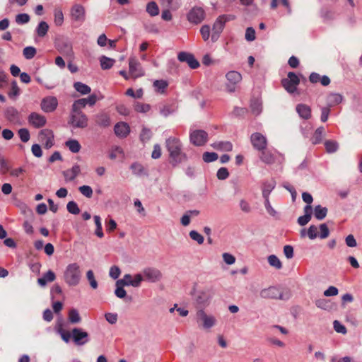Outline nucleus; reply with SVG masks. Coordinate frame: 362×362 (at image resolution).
I'll return each instance as SVG.
<instances>
[{"label": "nucleus", "instance_id": "58", "mask_svg": "<svg viewBox=\"0 0 362 362\" xmlns=\"http://www.w3.org/2000/svg\"><path fill=\"white\" fill-rule=\"evenodd\" d=\"M330 113V107H325L321 110V121L322 122H326L329 118V115Z\"/></svg>", "mask_w": 362, "mask_h": 362}, {"label": "nucleus", "instance_id": "4", "mask_svg": "<svg viewBox=\"0 0 362 362\" xmlns=\"http://www.w3.org/2000/svg\"><path fill=\"white\" fill-rule=\"evenodd\" d=\"M64 278L69 285L74 286L78 284L81 278L80 267L76 263L69 264L64 273Z\"/></svg>", "mask_w": 362, "mask_h": 362}, {"label": "nucleus", "instance_id": "19", "mask_svg": "<svg viewBox=\"0 0 362 362\" xmlns=\"http://www.w3.org/2000/svg\"><path fill=\"white\" fill-rule=\"evenodd\" d=\"M296 112L299 116L304 119H309L312 117V110L310 106L305 104H298L296 106Z\"/></svg>", "mask_w": 362, "mask_h": 362}, {"label": "nucleus", "instance_id": "56", "mask_svg": "<svg viewBox=\"0 0 362 362\" xmlns=\"http://www.w3.org/2000/svg\"><path fill=\"white\" fill-rule=\"evenodd\" d=\"M308 235L310 239H315L318 237V228L317 226H310L308 230Z\"/></svg>", "mask_w": 362, "mask_h": 362}, {"label": "nucleus", "instance_id": "51", "mask_svg": "<svg viewBox=\"0 0 362 362\" xmlns=\"http://www.w3.org/2000/svg\"><path fill=\"white\" fill-rule=\"evenodd\" d=\"M106 231L107 233L113 232L117 228V223L112 218L107 219L105 221Z\"/></svg>", "mask_w": 362, "mask_h": 362}, {"label": "nucleus", "instance_id": "31", "mask_svg": "<svg viewBox=\"0 0 362 362\" xmlns=\"http://www.w3.org/2000/svg\"><path fill=\"white\" fill-rule=\"evenodd\" d=\"M48 30V24L45 21H41L37 27L36 33L39 37H42L47 35Z\"/></svg>", "mask_w": 362, "mask_h": 362}, {"label": "nucleus", "instance_id": "62", "mask_svg": "<svg viewBox=\"0 0 362 362\" xmlns=\"http://www.w3.org/2000/svg\"><path fill=\"white\" fill-rule=\"evenodd\" d=\"M31 151L33 154L37 158H40L42 156V151L39 144H33L31 147Z\"/></svg>", "mask_w": 362, "mask_h": 362}, {"label": "nucleus", "instance_id": "26", "mask_svg": "<svg viewBox=\"0 0 362 362\" xmlns=\"http://www.w3.org/2000/svg\"><path fill=\"white\" fill-rule=\"evenodd\" d=\"M133 107L134 111L139 113H147L151 110V105L143 102H136Z\"/></svg>", "mask_w": 362, "mask_h": 362}, {"label": "nucleus", "instance_id": "18", "mask_svg": "<svg viewBox=\"0 0 362 362\" xmlns=\"http://www.w3.org/2000/svg\"><path fill=\"white\" fill-rule=\"evenodd\" d=\"M143 273L144 279L151 282L158 281L161 275L158 270L152 268L144 269Z\"/></svg>", "mask_w": 362, "mask_h": 362}, {"label": "nucleus", "instance_id": "36", "mask_svg": "<svg viewBox=\"0 0 362 362\" xmlns=\"http://www.w3.org/2000/svg\"><path fill=\"white\" fill-rule=\"evenodd\" d=\"M146 11L151 16H156L159 13V8L156 2H149L146 6Z\"/></svg>", "mask_w": 362, "mask_h": 362}, {"label": "nucleus", "instance_id": "64", "mask_svg": "<svg viewBox=\"0 0 362 362\" xmlns=\"http://www.w3.org/2000/svg\"><path fill=\"white\" fill-rule=\"evenodd\" d=\"M334 328L337 332L342 334H345L346 332V327L337 320L334 322Z\"/></svg>", "mask_w": 362, "mask_h": 362}, {"label": "nucleus", "instance_id": "20", "mask_svg": "<svg viewBox=\"0 0 362 362\" xmlns=\"http://www.w3.org/2000/svg\"><path fill=\"white\" fill-rule=\"evenodd\" d=\"M309 80L313 83H320L324 86H327L330 83V79L327 76H320L317 73H312L310 75Z\"/></svg>", "mask_w": 362, "mask_h": 362}, {"label": "nucleus", "instance_id": "50", "mask_svg": "<svg viewBox=\"0 0 362 362\" xmlns=\"http://www.w3.org/2000/svg\"><path fill=\"white\" fill-rule=\"evenodd\" d=\"M80 192L88 198H90L93 195V189L90 186L83 185L79 187Z\"/></svg>", "mask_w": 362, "mask_h": 362}, {"label": "nucleus", "instance_id": "9", "mask_svg": "<svg viewBox=\"0 0 362 362\" xmlns=\"http://www.w3.org/2000/svg\"><path fill=\"white\" fill-rule=\"evenodd\" d=\"M226 87L228 90L233 92L235 90L236 85L242 80L241 74L235 71H230L226 74Z\"/></svg>", "mask_w": 362, "mask_h": 362}, {"label": "nucleus", "instance_id": "5", "mask_svg": "<svg viewBox=\"0 0 362 362\" xmlns=\"http://www.w3.org/2000/svg\"><path fill=\"white\" fill-rule=\"evenodd\" d=\"M208 139V133L203 129H191L189 132V141L194 146H204Z\"/></svg>", "mask_w": 362, "mask_h": 362}, {"label": "nucleus", "instance_id": "33", "mask_svg": "<svg viewBox=\"0 0 362 362\" xmlns=\"http://www.w3.org/2000/svg\"><path fill=\"white\" fill-rule=\"evenodd\" d=\"M8 95L11 98H15L20 94V88L16 81H13L11 83V88L7 93Z\"/></svg>", "mask_w": 362, "mask_h": 362}, {"label": "nucleus", "instance_id": "39", "mask_svg": "<svg viewBox=\"0 0 362 362\" xmlns=\"http://www.w3.org/2000/svg\"><path fill=\"white\" fill-rule=\"evenodd\" d=\"M327 210L326 208L322 207L321 206H317L315 208V216L317 219L321 220L324 218L327 215Z\"/></svg>", "mask_w": 362, "mask_h": 362}, {"label": "nucleus", "instance_id": "16", "mask_svg": "<svg viewBox=\"0 0 362 362\" xmlns=\"http://www.w3.org/2000/svg\"><path fill=\"white\" fill-rule=\"evenodd\" d=\"M71 122L74 127L83 128L88 124V119L87 117L81 112H74Z\"/></svg>", "mask_w": 362, "mask_h": 362}, {"label": "nucleus", "instance_id": "21", "mask_svg": "<svg viewBox=\"0 0 362 362\" xmlns=\"http://www.w3.org/2000/svg\"><path fill=\"white\" fill-rule=\"evenodd\" d=\"M211 146L219 151L230 152L233 150V144L230 141H216L211 144Z\"/></svg>", "mask_w": 362, "mask_h": 362}, {"label": "nucleus", "instance_id": "42", "mask_svg": "<svg viewBox=\"0 0 362 362\" xmlns=\"http://www.w3.org/2000/svg\"><path fill=\"white\" fill-rule=\"evenodd\" d=\"M85 98H81L76 100L73 104V112H81L80 110L86 106Z\"/></svg>", "mask_w": 362, "mask_h": 362}, {"label": "nucleus", "instance_id": "17", "mask_svg": "<svg viewBox=\"0 0 362 362\" xmlns=\"http://www.w3.org/2000/svg\"><path fill=\"white\" fill-rule=\"evenodd\" d=\"M85 8L81 5H74L71 10V16L74 21H83L85 19Z\"/></svg>", "mask_w": 362, "mask_h": 362}, {"label": "nucleus", "instance_id": "35", "mask_svg": "<svg viewBox=\"0 0 362 362\" xmlns=\"http://www.w3.org/2000/svg\"><path fill=\"white\" fill-rule=\"evenodd\" d=\"M64 14L61 9H55L54 11V22L57 26H61L64 23Z\"/></svg>", "mask_w": 362, "mask_h": 362}, {"label": "nucleus", "instance_id": "53", "mask_svg": "<svg viewBox=\"0 0 362 362\" xmlns=\"http://www.w3.org/2000/svg\"><path fill=\"white\" fill-rule=\"evenodd\" d=\"M217 177L219 180H225L229 176V172L226 168L222 167L217 171Z\"/></svg>", "mask_w": 362, "mask_h": 362}, {"label": "nucleus", "instance_id": "45", "mask_svg": "<svg viewBox=\"0 0 362 362\" xmlns=\"http://www.w3.org/2000/svg\"><path fill=\"white\" fill-rule=\"evenodd\" d=\"M202 158L204 162L210 163L216 160L218 156L214 152H205L203 153Z\"/></svg>", "mask_w": 362, "mask_h": 362}, {"label": "nucleus", "instance_id": "55", "mask_svg": "<svg viewBox=\"0 0 362 362\" xmlns=\"http://www.w3.org/2000/svg\"><path fill=\"white\" fill-rule=\"evenodd\" d=\"M87 279L93 288H96L98 287L97 281L95 279L94 274L93 271L89 270L87 272Z\"/></svg>", "mask_w": 362, "mask_h": 362}, {"label": "nucleus", "instance_id": "12", "mask_svg": "<svg viewBox=\"0 0 362 362\" xmlns=\"http://www.w3.org/2000/svg\"><path fill=\"white\" fill-rule=\"evenodd\" d=\"M251 142L253 146L259 150L264 151L266 149L267 141L264 136L260 133H255L251 136Z\"/></svg>", "mask_w": 362, "mask_h": 362}, {"label": "nucleus", "instance_id": "8", "mask_svg": "<svg viewBox=\"0 0 362 362\" xmlns=\"http://www.w3.org/2000/svg\"><path fill=\"white\" fill-rule=\"evenodd\" d=\"M28 122L30 126L35 129H40L46 125L47 119L43 115L33 112L28 115Z\"/></svg>", "mask_w": 362, "mask_h": 362}, {"label": "nucleus", "instance_id": "52", "mask_svg": "<svg viewBox=\"0 0 362 362\" xmlns=\"http://www.w3.org/2000/svg\"><path fill=\"white\" fill-rule=\"evenodd\" d=\"M161 4L172 9H175L178 7V0H160Z\"/></svg>", "mask_w": 362, "mask_h": 362}, {"label": "nucleus", "instance_id": "41", "mask_svg": "<svg viewBox=\"0 0 362 362\" xmlns=\"http://www.w3.org/2000/svg\"><path fill=\"white\" fill-rule=\"evenodd\" d=\"M18 134L22 142L26 143L30 140V134L28 129L25 128L20 129L18 131Z\"/></svg>", "mask_w": 362, "mask_h": 362}, {"label": "nucleus", "instance_id": "29", "mask_svg": "<svg viewBox=\"0 0 362 362\" xmlns=\"http://www.w3.org/2000/svg\"><path fill=\"white\" fill-rule=\"evenodd\" d=\"M65 146L72 152L78 153L81 150V145L77 140L69 139L66 141Z\"/></svg>", "mask_w": 362, "mask_h": 362}, {"label": "nucleus", "instance_id": "40", "mask_svg": "<svg viewBox=\"0 0 362 362\" xmlns=\"http://www.w3.org/2000/svg\"><path fill=\"white\" fill-rule=\"evenodd\" d=\"M124 152L121 147L114 146L111 148L110 152V158L115 159L118 157H123Z\"/></svg>", "mask_w": 362, "mask_h": 362}, {"label": "nucleus", "instance_id": "43", "mask_svg": "<svg viewBox=\"0 0 362 362\" xmlns=\"http://www.w3.org/2000/svg\"><path fill=\"white\" fill-rule=\"evenodd\" d=\"M36 49L33 47H26L23 51V56L27 59H33L36 54Z\"/></svg>", "mask_w": 362, "mask_h": 362}, {"label": "nucleus", "instance_id": "34", "mask_svg": "<svg viewBox=\"0 0 362 362\" xmlns=\"http://www.w3.org/2000/svg\"><path fill=\"white\" fill-rule=\"evenodd\" d=\"M200 316L205 327L209 328L214 325L215 319L213 317L208 316L203 312H201Z\"/></svg>", "mask_w": 362, "mask_h": 362}, {"label": "nucleus", "instance_id": "54", "mask_svg": "<svg viewBox=\"0 0 362 362\" xmlns=\"http://www.w3.org/2000/svg\"><path fill=\"white\" fill-rule=\"evenodd\" d=\"M30 21V17L26 13L18 14L16 17V21L18 24L27 23Z\"/></svg>", "mask_w": 362, "mask_h": 362}, {"label": "nucleus", "instance_id": "63", "mask_svg": "<svg viewBox=\"0 0 362 362\" xmlns=\"http://www.w3.org/2000/svg\"><path fill=\"white\" fill-rule=\"evenodd\" d=\"M25 173V170L22 167H19V168H13V169H11L10 171H9V174L11 176H13V177H19L21 176V175H23V173Z\"/></svg>", "mask_w": 362, "mask_h": 362}, {"label": "nucleus", "instance_id": "28", "mask_svg": "<svg viewBox=\"0 0 362 362\" xmlns=\"http://www.w3.org/2000/svg\"><path fill=\"white\" fill-rule=\"evenodd\" d=\"M96 123L102 127H107L110 125V118L107 114L98 115Z\"/></svg>", "mask_w": 362, "mask_h": 362}, {"label": "nucleus", "instance_id": "30", "mask_svg": "<svg viewBox=\"0 0 362 362\" xmlns=\"http://www.w3.org/2000/svg\"><path fill=\"white\" fill-rule=\"evenodd\" d=\"M74 87L76 90V91L80 93L81 95L88 94L91 91V89L88 86H87L81 82L74 83Z\"/></svg>", "mask_w": 362, "mask_h": 362}, {"label": "nucleus", "instance_id": "60", "mask_svg": "<svg viewBox=\"0 0 362 362\" xmlns=\"http://www.w3.org/2000/svg\"><path fill=\"white\" fill-rule=\"evenodd\" d=\"M200 33L204 40H207L210 36V28L208 25H203L201 28Z\"/></svg>", "mask_w": 362, "mask_h": 362}, {"label": "nucleus", "instance_id": "10", "mask_svg": "<svg viewBox=\"0 0 362 362\" xmlns=\"http://www.w3.org/2000/svg\"><path fill=\"white\" fill-rule=\"evenodd\" d=\"M58 106V100L54 96H47L41 101L40 107L45 112H52Z\"/></svg>", "mask_w": 362, "mask_h": 362}, {"label": "nucleus", "instance_id": "47", "mask_svg": "<svg viewBox=\"0 0 362 362\" xmlns=\"http://www.w3.org/2000/svg\"><path fill=\"white\" fill-rule=\"evenodd\" d=\"M268 262L271 266L274 267L276 269H280L282 266L279 259L274 255H270L268 257Z\"/></svg>", "mask_w": 362, "mask_h": 362}, {"label": "nucleus", "instance_id": "27", "mask_svg": "<svg viewBox=\"0 0 362 362\" xmlns=\"http://www.w3.org/2000/svg\"><path fill=\"white\" fill-rule=\"evenodd\" d=\"M55 278V274L52 271H48L42 278L38 279V283L41 286H45L48 282L54 281Z\"/></svg>", "mask_w": 362, "mask_h": 362}, {"label": "nucleus", "instance_id": "15", "mask_svg": "<svg viewBox=\"0 0 362 362\" xmlns=\"http://www.w3.org/2000/svg\"><path fill=\"white\" fill-rule=\"evenodd\" d=\"M114 131L117 136L125 138L130 133V127L127 122H119L115 125Z\"/></svg>", "mask_w": 362, "mask_h": 362}, {"label": "nucleus", "instance_id": "48", "mask_svg": "<svg viewBox=\"0 0 362 362\" xmlns=\"http://www.w3.org/2000/svg\"><path fill=\"white\" fill-rule=\"evenodd\" d=\"M320 234H318V237L322 239L326 238L329 236V230L327 226L325 223H322L320 225Z\"/></svg>", "mask_w": 362, "mask_h": 362}, {"label": "nucleus", "instance_id": "44", "mask_svg": "<svg viewBox=\"0 0 362 362\" xmlns=\"http://www.w3.org/2000/svg\"><path fill=\"white\" fill-rule=\"evenodd\" d=\"M119 280H118L116 283L117 288L115 290V295L120 298L125 297L126 291L124 289V286L126 285L122 282L121 284L119 283Z\"/></svg>", "mask_w": 362, "mask_h": 362}, {"label": "nucleus", "instance_id": "37", "mask_svg": "<svg viewBox=\"0 0 362 362\" xmlns=\"http://www.w3.org/2000/svg\"><path fill=\"white\" fill-rule=\"evenodd\" d=\"M329 106L331 107L332 106L339 105L342 101V97L341 95L337 93H333L329 95Z\"/></svg>", "mask_w": 362, "mask_h": 362}, {"label": "nucleus", "instance_id": "7", "mask_svg": "<svg viewBox=\"0 0 362 362\" xmlns=\"http://www.w3.org/2000/svg\"><path fill=\"white\" fill-rule=\"evenodd\" d=\"M38 136L40 141L47 149L51 148L55 144L54 132L49 129H42Z\"/></svg>", "mask_w": 362, "mask_h": 362}, {"label": "nucleus", "instance_id": "59", "mask_svg": "<svg viewBox=\"0 0 362 362\" xmlns=\"http://www.w3.org/2000/svg\"><path fill=\"white\" fill-rule=\"evenodd\" d=\"M103 97L101 96L100 98H98L95 94H92L89 95L88 98H85L86 105H88L90 106L94 105L96 102L99 100L103 98Z\"/></svg>", "mask_w": 362, "mask_h": 362}, {"label": "nucleus", "instance_id": "11", "mask_svg": "<svg viewBox=\"0 0 362 362\" xmlns=\"http://www.w3.org/2000/svg\"><path fill=\"white\" fill-rule=\"evenodd\" d=\"M205 17L204 11L202 8H193L188 13L187 18L189 22L198 24L201 23Z\"/></svg>", "mask_w": 362, "mask_h": 362}, {"label": "nucleus", "instance_id": "13", "mask_svg": "<svg viewBox=\"0 0 362 362\" xmlns=\"http://www.w3.org/2000/svg\"><path fill=\"white\" fill-rule=\"evenodd\" d=\"M177 58L180 62H187L192 69H194L199 66V62L189 53L181 52L178 54Z\"/></svg>", "mask_w": 362, "mask_h": 362}, {"label": "nucleus", "instance_id": "24", "mask_svg": "<svg viewBox=\"0 0 362 362\" xmlns=\"http://www.w3.org/2000/svg\"><path fill=\"white\" fill-rule=\"evenodd\" d=\"M168 86V83L165 80H156L153 82L155 90L158 93H165Z\"/></svg>", "mask_w": 362, "mask_h": 362}, {"label": "nucleus", "instance_id": "6", "mask_svg": "<svg viewBox=\"0 0 362 362\" xmlns=\"http://www.w3.org/2000/svg\"><path fill=\"white\" fill-rule=\"evenodd\" d=\"M299 83L300 79L293 72H289L287 78L281 80L282 86L291 93H294L297 90Z\"/></svg>", "mask_w": 362, "mask_h": 362}, {"label": "nucleus", "instance_id": "22", "mask_svg": "<svg viewBox=\"0 0 362 362\" xmlns=\"http://www.w3.org/2000/svg\"><path fill=\"white\" fill-rule=\"evenodd\" d=\"M99 61L100 67L103 70L111 69L115 63V60L114 59L105 56L100 57Z\"/></svg>", "mask_w": 362, "mask_h": 362}, {"label": "nucleus", "instance_id": "57", "mask_svg": "<svg viewBox=\"0 0 362 362\" xmlns=\"http://www.w3.org/2000/svg\"><path fill=\"white\" fill-rule=\"evenodd\" d=\"M189 235L192 240L197 241L199 244H202L204 243L203 236L197 231H191Z\"/></svg>", "mask_w": 362, "mask_h": 362}, {"label": "nucleus", "instance_id": "23", "mask_svg": "<svg viewBox=\"0 0 362 362\" xmlns=\"http://www.w3.org/2000/svg\"><path fill=\"white\" fill-rule=\"evenodd\" d=\"M312 207L310 205H308L305 207V215L300 216L298 219V223L300 226L306 225L311 218Z\"/></svg>", "mask_w": 362, "mask_h": 362}, {"label": "nucleus", "instance_id": "3", "mask_svg": "<svg viewBox=\"0 0 362 362\" xmlns=\"http://www.w3.org/2000/svg\"><path fill=\"white\" fill-rule=\"evenodd\" d=\"M119 74L127 81L136 80L144 76V71L139 60L135 57H132L129 59V71L122 70L119 71Z\"/></svg>", "mask_w": 362, "mask_h": 362}, {"label": "nucleus", "instance_id": "38", "mask_svg": "<svg viewBox=\"0 0 362 362\" xmlns=\"http://www.w3.org/2000/svg\"><path fill=\"white\" fill-rule=\"evenodd\" d=\"M325 147L326 151L329 153L335 152L338 148L337 141L332 140H327L325 142Z\"/></svg>", "mask_w": 362, "mask_h": 362}, {"label": "nucleus", "instance_id": "49", "mask_svg": "<svg viewBox=\"0 0 362 362\" xmlns=\"http://www.w3.org/2000/svg\"><path fill=\"white\" fill-rule=\"evenodd\" d=\"M69 320L72 323H77L81 320V317L78 313L73 309L69 312Z\"/></svg>", "mask_w": 362, "mask_h": 362}, {"label": "nucleus", "instance_id": "32", "mask_svg": "<svg viewBox=\"0 0 362 362\" xmlns=\"http://www.w3.org/2000/svg\"><path fill=\"white\" fill-rule=\"evenodd\" d=\"M261 160L263 162L268 163V164L272 163L274 161V153L269 150L264 149L262 152Z\"/></svg>", "mask_w": 362, "mask_h": 362}, {"label": "nucleus", "instance_id": "1", "mask_svg": "<svg viewBox=\"0 0 362 362\" xmlns=\"http://www.w3.org/2000/svg\"><path fill=\"white\" fill-rule=\"evenodd\" d=\"M57 332L62 339L69 342L71 339L76 345H83L88 341V333L81 328H74L71 332L64 329L62 320H57L55 325Z\"/></svg>", "mask_w": 362, "mask_h": 362}, {"label": "nucleus", "instance_id": "46", "mask_svg": "<svg viewBox=\"0 0 362 362\" xmlns=\"http://www.w3.org/2000/svg\"><path fill=\"white\" fill-rule=\"evenodd\" d=\"M66 207H67L68 211L72 214L76 215L80 213V209L78 206V204L74 201L69 202L67 204Z\"/></svg>", "mask_w": 362, "mask_h": 362}, {"label": "nucleus", "instance_id": "2", "mask_svg": "<svg viewBox=\"0 0 362 362\" xmlns=\"http://www.w3.org/2000/svg\"><path fill=\"white\" fill-rule=\"evenodd\" d=\"M166 148L174 165L186 159L187 156L182 151V143L179 138L169 137L166 140Z\"/></svg>", "mask_w": 362, "mask_h": 362}, {"label": "nucleus", "instance_id": "61", "mask_svg": "<svg viewBox=\"0 0 362 362\" xmlns=\"http://www.w3.org/2000/svg\"><path fill=\"white\" fill-rule=\"evenodd\" d=\"M116 110L118 113H119L122 115L127 116L129 114V110L128 107L124 105L120 104L116 107Z\"/></svg>", "mask_w": 362, "mask_h": 362}, {"label": "nucleus", "instance_id": "14", "mask_svg": "<svg viewBox=\"0 0 362 362\" xmlns=\"http://www.w3.org/2000/svg\"><path fill=\"white\" fill-rule=\"evenodd\" d=\"M143 280V277L141 274H138L132 276L130 274H126L124 276L122 279L119 280V284L123 283L126 286H132L134 287H137L141 284V282Z\"/></svg>", "mask_w": 362, "mask_h": 362}, {"label": "nucleus", "instance_id": "25", "mask_svg": "<svg viewBox=\"0 0 362 362\" xmlns=\"http://www.w3.org/2000/svg\"><path fill=\"white\" fill-rule=\"evenodd\" d=\"M324 134V128L322 127H318L312 136L310 137V141L313 145L320 144L322 141Z\"/></svg>", "mask_w": 362, "mask_h": 362}]
</instances>
